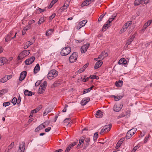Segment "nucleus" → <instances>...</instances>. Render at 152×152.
<instances>
[{
    "mask_svg": "<svg viewBox=\"0 0 152 152\" xmlns=\"http://www.w3.org/2000/svg\"><path fill=\"white\" fill-rule=\"evenodd\" d=\"M71 51V48L70 47H65L62 49L60 53L62 56H65L69 54Z\"/></svg>",
    "mask_w": 152,
    "mask_h": 152,
    "instance_id": "f257e3e1",
    "label": "nucleus"
},
{
    "mask_svg": "<svg viewBox=\"0 0 152 152\" xmlns=\"http://www.w3.org/2000/svg\"><path fill=\"white\" fill-rule=\"evenodd\" d=\"M136 131V129L134 128L130 130L128 132H127L126 137L124 138V139L125 138H126V139H129L134 134Z\"/></svg>",
    "mask_w": 152,
    "mask_h": 152,
    "instance_id": "f03ea898",
    "label": "nucleus"
},
{
    "mask_svg": "<svg viewBox=\"0 0 152 152\" xmlns=\"http://www.w3.org/2000/svg\"><path fill=\"white\" fill-rule=\"evenodd\" d=\"M57 76V72L55 69L51 70L49 72L48 75V78L49 79L51 80Z\"/></svg>",
    "mask_w": 152,
    "mask_h": 152,
    "instance_id": "7ed1b4c3",
    "label": "nucleus"
},
{
    "mask_svg": "<svg viewBox=\"0 0 152 152\" xmlns=\"http://www.w3.org/2000/svg\"><path fill=\"white\" fill-rule=\"evenodd\" d=\"M77 53L74 52L69 58V61L70 63H73L76 61L78 58Z\"/></svg>",
    "mask_w": 152,
    "mask_h": 152,
    "instance_id": "20e7f679",
    "label": "nucleus"
},
{
    "mask_svg": "<svg viewBox=\"0 0 152 152\" xmlns=\"http://www.w3.org/2000/svg\"><path fill=\"white\" fill-rule=\"evenodd\" d=\"M30 53V50H23L20 54L18 57V59H21L26 56L28 55Z\"/></svg>",
    "mask_w": 152,
    "mask_h": 152,
    "instance_id": "39448f33",
    "label": "nucleus"
},
{
    "mask_svg": "<svg viewBox=\"0 0 152 152\" xmlns=\"http://www.w3.org/2000/svg\"><path fill=\"white\" fill-rule=\"evenodd\" d=\"M89 43H87L85 45H83L80 48V51L82 53H85L87 51V50L89 47Z\"/></svg>",
    "mask_w": 152,
    "mask_h": 152,
    "instance_id": "423d86ee",
    "label": "nucleus"
},
{
    "mask_svg": "<svg viewBox=\"0 0 152 152\" xmlns=\"http://www.w3.org/2000/svg\"><path fill=\"white\" fill-rule=\"evenodd\" d=\"M13 34V31H11L9 34H8L5 37V41L6 42H8L10 41L12 38H11V36ZM17 33H15V34L14 36L12 38V39H13L15 38L16 35Z\"/></svg>",
    "mask_w": 152,
    "mask_h": 152,
    "instance_id": "0eeeda50",
    "label": "nucleus"
},
{
    "mask_svg": "<svg viewBox=\"0 0 152 152\" xmlns=\"http://www.w3.org/2000/svg\"><path fill=\"white\" fill-rule=\"evenodd\" d=\"M122 107L123 105L121 104H115L114 105L113 110L115 112H118L121 110Z\"/></svg>",
    "mask_w": 152,
    "mask_h": 152,
    "instance_id": "6e6552de",
    "label": "nucleus"
},
{
    "mask_svg": "<svg viewBox=\"0 0 152 152\" xmlns=\"http://www.w3.org/2000/svg\"><path fill=\"white\" fill-rule=\"evenodd\" d=\"M85 138V137H82L79 139V143L77 145L76 147L77 148L79 149L83 146L84 143V141Z\"/></svg>",
    "mask_w": 152,
    "mask_h": 152,
    "instance_id": "1a4fd4ad",
    "label": "nucleus"
},
{
    "mask_svg": "<svg viewBox=\"0 0 152 152\" xmlns=\"http://www.w3.org/2000/svg\"><path fill=\"white\" fill-rule=\"evenodd\" d=\"M35 57L32 56L27 59L25 61L26 64L27 65H29L31 64L34 61Z\"/></svg>",
    "mask_w": 152,
    "mask_h": 152,
    "instance_id": "9d476101",
    "label": "nucleus"
},
{
    "mask_svg": "<svg viewBox=\"0 0 152 152\" xmlns=\"http://www.w3.org/2000/svg\"><path fill=\"white\" fill-rule=\"evenodd\" d=\"M25 143L22 142L20 144L19 146V149H18L17 152H23L25 148Z\"/></svg>",
    "mask_w": 152,
    "mask_h": 152,
    "instance_id": "9b49d317",
    "label": "nucleus"
},
{
    "mask_svg": "<svg viewBox=\"0 0 152 152\" xmlns=\"http://www.w3.org/2000/svg\"><path fill=\"white\" fill-rule=\"evenodd\" d=\"M27 73L25 71L22 72L20 74V77L19 78V80L22 81L25 78L26 75Z\"/></svg>",
    "mask_w": 152,
    "mask_h": 152,
    "instance_id": "f8f14e48",
    "label": "nucleus"
},
{
    "mask_svg": "<svg viewBox=\"0 0 152 152\" xmlns=\"http://www.w3.org/2000/svg\"><path fill=\"white\" fill-rule=\"evenodd\" d=\"M90 100V99L89 97L83 99L81 102V104L83 106L85 105Z\"/></svg>",
    "mask_w": 152,
    "mask_h": 152,
    "instance_id": "ddd939ff",
    "label": "nucleus"
},
{
    "mask_svg": "<svg viewBox=\"0 0 152 152\" xmlns=\"http://www.w3.org/2000/svg\"><path fill=\"white\" fill-rule=\"evenodd\" d=\"M124 140V138H122L118 141L116 146V149H118L121 146Z\"/></svg>",
    "mask_w": 152,
    "mask_h": 152,
    "instance_id": "4468645a",
    "label": "nucleus"
},
{
    "mask_svg": "<svg viewBox=\"0 0 152 152\" xmlns=\"http://www.w3.org/2000/svg\"><path fill=\"white\" fill-rule=\"evenodd\" d=\"M108 55H106V53L104 51H103L102 52L101 54L99 55L98 58L100 59H103L104 58L107 56Z\"/></svg>",
    "mask_w": 152,
    "mask_h": 152,
    "instance_id": "2eb2a0df",
    "label": "nucleus"
},
{
    "mask_svg": "<svg viewBox=\"0 0 152 152\" xmlns=\"http://www.w3.org/2000/svg\"><path fill=\"white\" fill-rule=\"evenodd\" d=\"M103 62L101 60H99L96 63L95 66H94V68L95 69H98L99 67L102 64Z\"/></svg>",
    "mask_w": 152,
    "mask_h": 152,
    "instance_id": "dca6fc26",
    "label": "nucleus"
},
{
    "mask_svg": "<svg viewBox=\"0 0 152 152\" xmlns=\"http://www.w3.org/2000/svg\"><path fill=\"white\" fill-rule=\"evenodd\" d=\"M7 59L4 57H0V66H2L6 63Z\"/></svg>",
    "mask_w": 152,
    "mask_h": 152,
    "instance_id": "f3484780",
    "label": "nucleus"
},
{
    "mask_svg": "<svg viewBox=\"0 0 152 152\" xmlns=\"http://www.w3.org/2000/svg\"><path fill=\"white\" fill-rule=\"evenodd\" d=\"M40 69V67L39 64H37L35 66L34 69V72L35 74H37Z\"/></svg>",
    "mask_w": 152,
    "mask_h": 152,
    "instance_id": "a211bd4d",
    "label": "nucleus"
},
{
    "mask_svg": "<svg viewBox=\"0 0 152 152\" xmlns=\"http://www.w3.org/2000/svg\"><path fill=\"white\" fill-rule=\"evenodd\" d=\"M102 113V112L101 110H98L96 114V117L97 118H100L102 117L103 115Z\"/></svg>",
    "mask_w": 152,
    "mask_h": 152,
    "instance_id": "6ab92c4d",
    "label": "nucleus"
},
{
    "mask_svg": "<svg viewBox=\"0 0 152 152\" xmlns=\"http://www.w3.org/2000/svg\"><path fill=\"white\" fill-rule=\"evenodd\" d=\"M127 61L124 58H122L120 59L118 61V64H126Z\"/></svg>",
    "mask_w": 152,
    "mask_h": 152,
    "instance_id": "aec40b11",
    "label": "nucleus"
},
{
    "mask_svg": "<svg viewBox=\"0 0 152 152\" xmlns=\"http://www.w3.org/2000/svg\"><path fill=\"white\" fill-rule=\"evenodd\" d=\"M112 124H110L108 125H105L104 127V129L106 131V132H107L109 131L111 128Z\"/></svg>",
    "mask_w": 152,
    "mask_h": 152,
    "instance_id": "412c9836",
    "label": "nucleus"
},
{
    "mask_svg": "<svg viewBox=\"0 0 152 152\" xmlns=\"http://www.w3.org/2000/svg\"><path fill=\"white\" fill-rule=\"evenodd\" d=\"M24 94L26 96H31L32 95V92L28 90L25 91Z\"/></svg>",
    "mask_w": 152,
    "mask_h": 152,
    "instance_id": "4be33fe9",
    "label": "nucleus"
},
{
    "mask_svg": "<svg viewBox=\"0 0 152 152\" xmlns=\"http://www.w3.org/2000/svg\"><path fill=\"white\" fill-rule=\"evenodd\" d=\"M110 26V25L109 23H107L104 24L102 29V30L103 31H104Z\"/></svg>",
    "mask_w": 152,
    "mask_h": 152,
    "instance_id": "5701e85b",
    "label": "nucleus"
},
{
    "mask_svg": "<svg viewBox=\"0 0 152 152\" xmlns=\"http://www.w3.org/2000/svg\"><path fill=\"white\" fill-rule=\"evenodd\" d=\"M123 82L122 80H119L116 81L115 82V85L117 87H121L123 85Z\"/></svg>",
    "mask_w": 152,
    "mask_h": 152,
    "instance_id": "b1692460",
    "label": "nucleus"
},
{
    "mask_svg": "<svg viewBox=\"0 0 152 152\" xmlns=\"http://www.w3.org/2000/svg\"><path fill=\"white\" fill-rule=\"evenodd\" d=\"M53 29H50L48 30L46 33V35L47 36H49L52 34L53 33Z\"/></svg>",
    "mask_w": 152,
    "mask_h": 152,
    "instance_id": "393cba45",
    "label": "nucleus"
},
{
    "mask_svg": "<svg viewBox=\"0 0 152 152\" xmlns=\"http://www.w3.org/2000/svg\"><path fill=\"white\" fill-rule=\"evenodd\" d=\"M68 6L67 4H66V5H65V4H64L63 6L61 7L60 9L59 10V11L61 12L64 11V10L67 9Z\"/></svg>",
    "mask_w": 152,
    "mask_h": 152,
    "instance_id": "a878e982",
    "label": "nucleus"
},
{
    "mask_svg": "<svg viewBox=\"0 0 152 152\" xmlns=\"http://www.w3.org/2000/svg\"><path fill=\"white\" fill-rule=\"evenodd\" d=\"M39 110L38 108H36L31 111L30 115L29 116V117H32L33 114L34 113H36L37 111H39Z\"/></svg>",
    "mask_w": 152,
    "mask_h": 152,
    "instance_id": "bb28decb",
    "label": "nucleus"
},
{
    "mask_svg": "<svg viewBox=\"0 0 152 152\" xmlns=\"http://www.w3.org/2000/svg\"><path fill=\"white\" fill-rule=\"evenodd\" d=\"M132 24V21H128L125 24L124 26V27H125L126 29H127L128 27H129L130 25H131Z\"/></svg>",
    "mask_w": 152,
    "mask_h": 152,
    "instance_id": "cd10ccee",
    "label": "nucleus"
},
{
    "mask_svg": "<svg viewBox=\"0 0 152 152\" xmlns=\"http://www.w3.org/2000/svg\"><path fill=\"white\" fill-rule=\"evenodd\" d=\"M152 22V20H150L147 22L145 24L144 26V29H145L148 27Z\"/></svg>",
    "mask_w": 152,
    "mask_h": 152,
    "instance_id": "c85d7f7f",
    "label": "nucleus"
},
{
    "mask_svg": "<svg viewBox=\"0 0 152 152\" xmlns=\"http://www.w3.org/2000/svg\"><path fill=\"white\" fill-rule=\"evenodd\" d=\"M8 91L6 89H4L0 91V97L2 96V95L7 92Z\"/></svg>",
    "mask_w": 152,
    "mask_h": 152,
    "instance_id": "c756f323",
    "label": "nucleus"
},
{
    "mask_svg": "<svg viewBox=\"0 0 152 152\" xmlns=\"http://www.w3.org/2000/svg\"><path fill=\"white\" fill-rule=\"evenodd\" d=\"M142 1H143V0H135L134 2V5L135 6L139 5L141 4Z\"/></svg>",
    "mask_w": 152,
    "mask_h": 152,
    "instance_id": "7c9ffc66",
    "label": "nucleus"
},
{
    "mask_svg": "<svg viewBox=\"0 0 152 152\" xmlns=\"http://www.w3.org/2000/svg\"><path fill=\"white\" fill-rule=\"evenodd\" d=\"M29 42H27L24 44V49H26L31 45H32Z\"/></svg>",
    "mask_w": 152,
    "mask_h": 152,
    "instance_id": "2f4dec72",
    "label": "nucleus"
},
{
    "mask_svg": "<svg viewBox=\"0 0 152 152\" xmlns=\"http://www.w3.org/2000/svg\"><path fill=\"white\" fill-rule=\"evenodd\" d=\"M47 84L46 81H44L43 83H42L40 86V87L45 89Z\"/></svg>",
    "mask_w": 152,
    "mask_h": 152,
    "instance_id": "473e14b6",
    "label": "nucleus"
},
{
    "mask_svg": "<svg viewBox=\"0 0 152 152\" xmlns=\"http://www.w3.org/2000/svg\"><path fill=\"white\" fill-rule=\"evenodd\" d=\"M113 96L114 97V100L115 101H118L119 100L121 99L122 98V96Z\"/></svg>",
    "mask_w": 152,
    "mask_h": 152,
    "instance_id": "72a5a7b5",
    "label": "nucleus"
},
{
    "mask_svg": "<svg viewBox=\"0 0 152 152\" xmlns=\"http://www.w3.org/2000/svg\"><path fill=\"white\" fill-rule=\"evenodd\" d=\"M57 2V0H53L51 2L50 5L48 6L49 9L51 8L53 6L54 4L56 2Z\"/></svg>",
    "mask_w": 152,
    "mask_h": 152,
    "instance_id": "f704fd0d",
    "label": "nucleus"
},
{
    "mask_svg": "<svg viewBox=\"0 0 152 152\" xmlns=\"http://www.w3.org/2000/svg\"><path fill=\"white\" fill-rule=\"evenodd\" d=\"M90 4V3L89 2V1H88V0H86L84 1L82 4L81 6L82 7H83L85 6H87L88 5Z\"/></svg>",
    "mask_w": 152,
    "mask_h": 152,
    "instance_id": "c9c22d12",
    "label": "nucleus"
},
{
    "mask_svg": "<svg viewBox=\"0 0 152 152\" xmlns=\"http://www.w3.org/2000/svg\"><path fill=\"white\" fill-rule=\"evenodd\" d=\"M7 80V77L5 76L1 79L0 82L2 83H4L6 82Z\"/></svg>",
    "mask_w": 152,
    "mask_h": 152,
    "instance_id": "e433bc0d",
    "label": "nucleus"
},
{
    "mask_svg": "<svg viewBox=\"0 0 152 152\" xmlns=\"http://www.w3.org/2000/svg\"><path fill=\"white\" fill-rule=\"evenodd\" d=\"M85 70V68L84 67H82L79 70L77 71L76 73V74L77 73V75L78 74H79L83 72Z\"/></svg>",
    "mask_w": 152,
    "mask_h": 152,
    "instance_id": "4c0bfd02",
    "label": "nucleus"
},
{
    "mask_svg": "<svg viewBox=\"0 0 152 152\" xmlns=\"http://www.w3.org/2000/svg\"><path fill=\"white\" fill-rule=\"evenodd\" d=\"M89 77L90 79H95L96 80H98L99 79V77L97 76L96 75H91L89 76Z\"/></svg>",
    "mask_w": 152,
    "mask_h": 152,
    "instance_id": "58836bf2",
    "label": "nucleus"
},
{
    "mask_svg": "<svg viewBox=\"0 0 152 152\" xmlns=\"http://www.w3.org/2000/svg\"><path fill=\"white\" fill-rule=\"evenodd\" d=\"M45 88L40 87L38 90V93L41 94L45 90Z\"/></svg>",
    "mask_w": 152,
    "mask_h": 152,
    "instance_id": "ea45409f",
    "label": "nucleus"
},
{
    "mask_svg": "<svg viewBox=\"0 0 152 152\" xmlns=\"http://www.w3.org/2000/svg\"><path fill=\"white\" fill-rule=\"evenodd\" d=\"M44 21L45 20L44 18L43 17H41L38 22V24L39 25L41 23H43Z\"/></svg>",
    "mask_w": 152,
    "mask_h": 152,
    "instance_id": "a19ab883",
    "label": "nucleus"
},
{
    "mask_svg": "<svg viewBox=\"0 0 152 152\" xmlns=\"http://www.w3.org/2000/svg\"><path fill=\"white\" fill-rule=\"evenodd\" d=\"M71 121V119L69 118H66L64 121V123H68V124H69V123Z\"/></svg>",
    "mask_w": 152,
    "mask_h": 152,
    "instance_id": "79ce46f5",
    "label": "nucleus"
},
{
    "mask_svg": "<svg viewBox=\"0 0 152 152\" xmlns=\"http://www.w3.org/2000/svg\"><path fill=\"white\" fill-rule=\"evenodd\" d=\"M35 41V37H33L28 42H29L32 45L34 43Z\"/></svg>",
    "mask_w": 152,
    "mask_h": 152,
    "instance_id": "37998d69",
    "label": "nucleus"
},
{
    "mask_svg": "<svg viewBox=\"0 0 152 152\" xmlns=\"http://www.w3.org/2000/svg\"><path fill=\"white\" fill-rule=\"evenodd\" d=\"M14 145V142H12L11 143V144L8 146V148L7 149L9 151L13 147Z\"/></svg>",
    "mask_w": 152,
    "mask_h": 152,
    "instance_id": "c03bdc74",
    "label": "nucleus"
},
{
    "mask_svg": "<svg viewBox=\"0 0 152 152\" xmlns=\"http://www.w3.org/2000/svg\"><path fill=\"white\" fill-rule=\"evenodd\" d=\"M12 103L14 105H15L17 103V99L15 97L13 98L12 100Z\"/></svg>",
    "mask_w": 152,
    "mask_h": 152,
    "instance_id": "a18cd8bd",
    "label": "nucleus"
},
{
    "mask_svg": "<svg viewBox=\"0 0 152 152\" xmlns=\"http://www.w3.org/2000/svg\"><path fill=\"white\" fill-rule=\"evenodd\" d=\"M87 22V20H83V21H82L81 22H80L79 23H80L81 24V25H82V26H84L85 25L86 23Z\"/></svg>",
    "mask_w": 152,
    "mask_h": 152,
    "instance_id": "49530a36",
    "label": "nucleus"
},
{
    "mask_svg": "<svg viewBox=\"0 0 152 152\" xmlns=\"http://www.w3.org/2000/svg\"><path fill=\"white\" fill-rule=\"evenodd\" d=\"M98 137V132H96L94 133L93 139L94 140H96Z\"/></svg>",
    "mask_w": 152,
    "mask_h": 152,
    "instance_id": "de8ad7c7",
    "label": "nucleus"
},
{
    "mask_svg": "<svg viewBox=\"0 0 152 152\" xmlns=\"http://www.w3.org/2000/svg\"><path fill=\"white\" fill-rule=\"evenodd\" d=\"M55 13H54L49 17V21L50 22L55 17Z\"/></svg>",
    "mask_w": 152,
    "mask_h": 152,
    "instance_id": "09e8293b",
    "label": "nucleus"
},
{
    "mask_svg": "<svg viewBox=\"0 0 152 152\" xmlns=\"http://www.w3.org/2000/svg\"><path fill=\"white\" fill-rule=\"evenodd\" d=\"M106 13H105V14H103L101 15L99 18L98 21H101L102 20V18H103L104 16L106 15Z\"/></svg>",
    "mask_w": 152,
    "mask_h": 152,
    "instance_id": "8fccbe9b",
    "label": "nucleus"
},
{
    "mask_svg": "<svg viewBox=\"0 0 152 152\" xmlns=\"http://www.w3.org/2000/svg\"><path fill=\"white\" fill-rule=\"evenodd\" d=\"M136 33H135L133 35H132V36L129 39L131 40V41H132L134 39L135 37L136 36Z\"/></svg>",
    "mask_w": 152,
    "mask_h": 152,
    "instance_id": "3c124183",
    "label": "nucleus"
},
{
    "mask_svg": "<svg viewBox=\"0 0 152 152\" xmlns=\"http://www.w3.org/2000/svg\"><path fill=\"white\" fill-rule=\"evenodd\" d=\"M38 128L40 129V130L43 129L44 128H45V126L44 125V124H41L39 126H38Z\"/></svg>",
    "mask_w": 152,
    "mask_h": 152,
    "instance_id": "603ef678",
    "label": "nucleus"
},
{
    "mask_svg": "<svg viewBox=\"0 0 152 152\" xmlns=\"http://www.w3.org/2000/svg\"><path fill=\"white\" fill-rule=\"evenodd\" d=\"M90 91L88 88L85 89L83 91V94H84L89 92Z\"/></svg>",
    "mask_w": 152,
    "mask_h": 152,
    "instance_id": "864d4df0",
    "label": "nucleus"
},
{
    "mask_svg": "<svg viewBox=\"0 0 152 152\" xmlns=\"http://www.w3.org/2000/svg\"><path fill=\"white\" fill-rule=\"evenodd\" d=\"M10 104V102H4L3 103V106H4L6 107L7 106H9Z\"/></svg>",
    "mask_w": 152,
    "mask_h": 152,
    "instance_id": "5fc2aeb1",
    "label": "nucleus"
},
{
    "mask_svg": "<svg viewBox=\"0 0 152 152\" xmlns=\"http://www.w3.org/2000/svg\"><path fill=\"white\" fill-rule=\"evenodd\" d=\"M126 29H125V27H124L123 28H122L120 30V33H123L125 31H126Z\"/></svg>",
    "mask_w": 152,
    "mask_h": 152,
    "instance_id": "6e6d98bb",
    "label": "nucleus"
},
{
    "mask_svg": "<svg viewBox=\"0 0 152 152\" xmlns=\"http://www.w3.org/2000/svg\"><path fill=\"white\" fill-rule=\"evenodd\" d=\"M41 82L39 80H38L35 83V86H38L40 84Z\"/></svg>",
    "mask_w": 152,
    "mask_h": 152,
    "instance_id": "4d7b16f0",
    "label": "nucleus"
},
{
    "mask_svg": "<svg viewBox=\"0 0 152 152\" xmlns=\"http://www.w3.org/2000/svg\"><path fill=\"white\" fill-rule=\"evenodd\" d=\"M90 78L89 77H87L86 78H83L82 79V81L84 82H86L88 81V80Z\"/></svg>",
    "mask_w": 152,
    "mask_h": 152,
    "instance_id": "13d9d810",
    "label": "nucleus"
},
{
    "mask_svg": "<svg viewBox=\"0 0 152 152\" xmlns=\"http://www.w3.org/2000/svg\"><path fill=\"white\" fill-rule=\"evenodd\" d=\"M84 39H82L79 40L75 39V41L77 43H80L82 42L83 41H84Z\"/></svg>",
    "mask_w": 152,
    "mask_h": 152,
    "instance_id": "bf43d9fd",
    "label": "nucleus"
},
{
    "mask_svg": "<svg viewBox=\"0 0 152 152\" xmlns=\"http://www.w3.org/2000/svg\"><path fill=\"white\" fill-rule=\"evenodd\" d=\"M82 26V25H81V24L80 23H79L78 26H77V29H80L83 26Z\"/></svg>",
    "mask_w": 152,
    "mask_h": 152,
    "instance_id": "052dcab7",
    "label": "nucleus"
},
{
    "mask_svg": "<svg viewBox=\"0 0 152 152\" xmlns=\"http://www.w3.org/2000/svg\"><path fill=\"white\" fill-rule=\"evenodd\" d=\"M21 98L20 96L18 98V99H17V103L19 104L21 101Z\"/></svg>",
    "mask_w": 152,
    "mask_h": 152,
    "instance_id": "680f3d73",
    "label": "nucleus"
},
{
    "mask_svg": "<svg viewBox=\"0 0 152 152\" xmlns=\"http://www.w3.org/2000/svg\"><path fill=\"white\" fill-rule=\"evenodd\" d=\"M132 42V41H131L130 39H129L127 42L126 45H130Z\"/></svg>",
    "mask_w": 152,
    "mask_h": 152,
    "instance_id": "e2e57ef3",
    "label": "nucleus"
},
{
    "mask_svg": "<svg viewBox=\"0 0 152 152\" xmlns=\"http://www.w3.org/2000/svg\"><path fill=\"white\" fill-rule=\"evenodd\" d=\"M6 77H7V80H8L10 79L12 77V75H8L5 76Z\"/></svg>",
    "mask_w": 152,
    "mask_h": 152,
    "instance_id": "0e129e2a",
    "label": "nucleus"
},
{
    "mask_svg": "<svg viewBox=\"0 0 152 152\" xmlns=\"http://www.w3.org/2000/svg\"><path fill=\"white\" fill-rule=\"evenodd\" d=\"M51 127H49L45 129V131L46 132H48L51 129Z\"/></svg>",
    "mask_w": 152,
    "mask_h": 152,
    "instance_id": "69168bd1",
    "label": "nucleus"
},
{
    "mask_svg": "<svg viewBox=\"0 0 152 152\" xmlns=\"http://www.w3.org/2000/svg\"><path fill=\"white\" fill-rule=\"evenodd\" d=\"M85 139L86 142L87 143L88 142H90V138L89 137H87L86 138L85 137Z\"/></svg>",
    "mask_w": 152,
    "mask_h": 152,
    "instance_id": "338daca9",
    "label": "nucleus"
},
{
    "mask_svg": "<svg viewBox=\"0 0 152 152\" xmlns=\"http://www.w3.org/2000/svg\"><path fill=\"white\" fill-rule=\"evenodd\" d=\"M89 145V143H86L85 145L83 147V149H86L87 147Z\"/></svg>",
    "mask_w": 152,
    "mask_h": 152,
    "instance_id": "774afa93",
    "label": "nucleus"
}]
</instances>
